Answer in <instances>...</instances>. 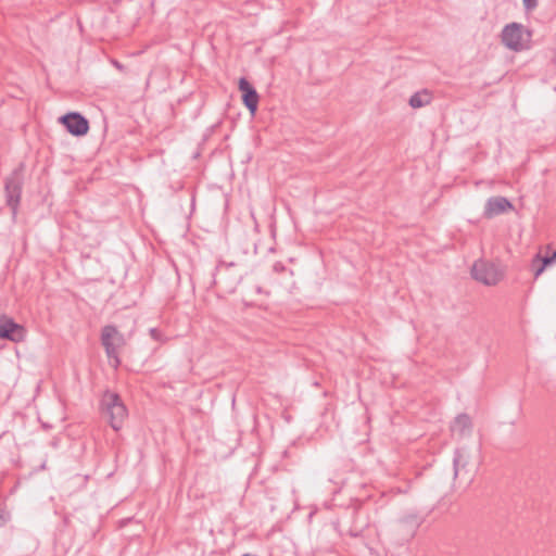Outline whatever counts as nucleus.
<instances>
[{
	"label": "nucleus",
	"instance_id": "1",
	"mask_svg": "<svg viewBox=\"0 0 556 556\" xmlns=\"http://www.w3.org/2000/svg\"><path fill=\"white\" fill-rule=\"evenodd\" d=\"M100 410L115 431L122 429L128 412L119 394L105 391L100 401Z\"/></svg>",
	"mask_w": 556,
	"mask_h": 556
},
{
	"label": "nucleus",
	"instance_id": "2",
	"mask_svg": "<svg viewBox=\"0 0 556 556\" xmlns=\"http://www.w3.org/2000/svg\"><path fill=\"white\" fill-rule=\"evenodd\" d=\"M533 31L522 24L513 22L504 26L501 34L502 43L509 50L520 52L531 48Z\"/></svg>",
	"mask_w": 556,
	"mask_h": 556
},
{
	"label": "nucleus",
	"instance_id": "3",
	"mask_svg": "<svg viewBox=\"0 0 556 556\" xmlns=\"http://www.w3.org/2000/svg\"><path fill=\"white\" fill-rule=\"evenodd\" d=\"M211 280L206 288L217 287L219 291L231 293L236 290L240 280V275L233 263H220L216 266L215 271L211 274Z\"/></svg>",
	"mask_w": 556,
	"mask_h": 556
},
{
	"label": "nucleus",
	"instance_id": "4",
	"mask_svg": "<svg viewBox=\"0 0 556 556\" xmlns=\"http://www.w3.org/2000/svg\"><path fill=\"white\" fill-rule=\"evenodd\" d=\"M24 164L21 163L4 181L5 203L11 208L13 216L17 214L21 203L24 186Z\"/></svg>",
	"mask_w": 556,
	"mask_h": 556
},
{
	"label": "nucleus",
	"instance_id": "5",
	"mask_svg": "<svg viewBox=\"0 0 556 556\" xmlns=\"http://www.w3.org/2000/svg\"><path fill=\"white\" fill-rule=\"evenodd\" d=\"M101 344L103 345L110 364L113 368L121 365L119 349L125 344L124 336L113 325H106L101 330Z\"/></svg>",
	"mask_w": 556,
	"mask_h": 556
},
{
	"label": "nucleus",
	"instance_id": "6",
	"mask_svg": "<svg viewBox=\"0 0 556 556\" xmlns=\"http://www.w3.org/2000/svg\"><path fill=\"white\" fill-rule=\"evenodd\" d=\"M424 518L418 514H406L394 523L391 533L399 542H408L415 536Z\"/></svg>",
	"mask_w": 556,
	"mask_h": 556
},
{
	"label": "nucleus",
	"instance_id": "7",
	"mask_svg": "<svg viewBox=\"0 0 556 556\" xmlns=\"http://www.w3.org/2000/svg\"><path fill=\"white\" fill-rule=\"evenodd\" d=\"M471 276L485 286H495L503 279L504 273L496 264L480 260L473 263Z\"/></svg>",
	"mask_w": 556,
	"mask_h": 556
},
{
	"label": "nucleus",
	"instance_id": "8",
	"mask_svg": "<svg viewBox=\"0 0 556 556\" xmlns=\"http://www.w3.org/2000/svg\"><path fill=\"white\" fill-rule=\"evenodd\" d=\"M59 122L75 137L87 135L90 128L89 121L78 112L66 113L59 117Z\"/></svg>",
	"mask_w": 556,
	"mask_h": 556
},
{
	"label": "nucleus",
	"instance_id": "9",
	"mask_svg": "<svg viewBox=\"0 0 556 556\" xmlns=\"http://www.w3.org/2000/svg\"><path fill=\"white\" fill-rule=\"evenodd\" d=\"M26 338V329L13 318L2 315L0 317V339L12 342H22Z\"/></svg>",
	"mask_w": 556,
	"mask_h": 556
},
{
	"label": "nucleus",
	"instance_id": "10",
	"mask_svg": "<svg viewBox=\"0 0 556 556\" xmlns=\"http://www.w3.org/2000/svg\"><path fill=\"white\" fill-rule=\"evenodd\" d=\"M511 210H514V205L507 198L502 195L491 197L485 202L483 217L492 219Z\"/></svg>",
	"mask_w": 556,
	"mask_h": 556
},
{
	"label": "nucleus",
	"instance_id": "11",
	"mask_svg": "<svg viewBox=\"0 0 556 556\" xmlns=\"http://www.w3.org/2000/svg\"><path fill=\"white\" fill-rule=\"evenodd\" d=\"M238 88L242 93V102L251 114H254L258 105V93L252 84L245 78L241 77L238 83Z\"/></svg>",
	"mask_w": 556,
	"mask_h": 556
},
{
	"label": "nucleus",
	"instance_id": "12",
	"mask_svg": "<svg viewBox=\"0 0 556 556\" xmlns=\"http://www.w3.org/2000/svg\"><path fill=\"white\" fill-rule=\"evenodd\" d=\"M352 518V525L344 532L352 538L363 536L365 530L369 527V520L367 516H364L358 508H353L350 511Z\"/></svg>",
	"mask_w": 556,
	"mask_h": 556
},
{
	"label": "nucleus",
	"instance_id": "13",
	"mask_svg": "<svg viewBox=\"0 0 556 556\" xmlns=\"http://www.w3.org/2000/svg\"><path fill=\"white\" fill-rule=\"evenodd\" d=\"M451 430L459 437L468 435L472 430V421L468 414H459L455 417Z\"/></svg>",
	"mask_w": 556,
	"mask_h": 556
},
{
	"label": "nucleus",
	"instance_id": "14",
	"mask_svg": "<svg viewBox=\"0 0 556 556\" xmlns=\"http://www.w3.org/2000/svg\"><path fill=\"white\" fill-rule=\"evenodd\" d=\"M431 93L424 89L421 91L415 92L409 99V105L414 109L422 108L431 102Z\"/></svg>",
	"mask_w": 556,
	"mask_h": 556
},
{
	"label": "nucleus",
	"instance_id": "15",
	"mask_svg": "<svg viewBox=\"0 0 556 556\" xmlns=\"http://www.w3.org/2000/svg\"><path fill=\"white\" fill-rule=\"evenodd\" d=\"M466 465L467 462L464 457V451L456 448L453 456L454 478L458 476L460 468H464Z\"/></svg>",
	"mask_w": 556,
	"mask_h": 556
},
{
	"label": "nucleus",
	"instance_id": "16",
	"mask_svg": "<svg viewBox=\"0 0 556 556\" xmlns=\"http://www.w3.org/2000/svg\"><path fill=\"white\" fill-rule=\"evenodd\" d=\"M545 269L544 263H536V258L534 257L531 262V270L533 271L534 278H538Z\"/></svg>",
	"mask_w": 556,
	"mask_h": 556
},
{
	"label": "nucleus",
	"instance_id": "17",
	"mask_svg": "<svg viewBox=\"0 0 556 556\" xmlns=\"http://www.w3.org/2000/svg\"><path fill=\"white\" fill-rule=\"evenodd\" d=\"M535 258H536V263H540V264L544 263L545 267L553 263V257H548V256L542 257L540 254H536Z\"/></svg>",
	"mask_w": 556,
	"mask_h": 556
},
{
	"label": "nucleus",
	"instance_id": "18",
	"mask_svg": "<svg viewBox=\"0 0 556 556\" xmlns=\"http://www.w3.org/2000/svg\"><path fill=\"white\" fill-rule=\"evenodd\" d=\"M150 336L155 340V341H161L162 339V332L156 329V328H151L150 329Z\"/></svg>",
	"mask_w": 556,
	"mask_h": 556
},
{
	"label": "nucleus",
	"instance_id": "19",
	"mask_svg": "<svg viewBox=\"0 0 556 556\" xmlns=\"http://www.w3.org/2000/svg\"><path fill=\"white\" fill-rule=\"evenodd\" d=\"M523 5L527 10H532L536 7V0H523Z\"/></svg>",
	"mask_w": 556,
	"mask_h": 556
},
{
	"label": "nucleus",
	"instance_id": "20",
	"mask_svg": "<svg viewBox=\"0 0 556 556\" xmlns=\"http://www.w3.org/2000/svg\"><path fill=\"white\" fill-rule=\"evenodd\" d=\"M273 268H274V270H275L276 273H282V271H285V270H286L285 265H283L282 263H280V262H277V263L274 265V267H273Z\"/></svg>",
	"mask_w": 556,
	"mask_h": 556
},
{
	"label": "nucleus",
	"instance_id": "21",
	"mask_svg": "<svg viewBox=\"0 0 556 556\" xmlns=\"http://www.w3.org/2000/svg\"><path fill=\"white\" fill-rule=\"evenodd\" d=\"M7 523V516L3 510H0V527L4 526Z\"/></svg>",
	"mask_w": 556,
	"mask_h": 556
},
{
	"label": "nucleus",
	"instance_id": "22",
	"mask_svg": "<svg viewBox=\"0 0 556 556\" xmlns=\"http://www.w3.org/2000/svg\"><path fill=\"white\" fill-rule=\"evenodd\" d=\"M112 64H113L116 68H118L119 71H122V70L124 68V65H123V64H121V63H119L118 61H116V60H113V61H112Z\"/></svg>",
	"mask_w": 556,
	"mask_h": 556
},
{
	"label": "nucleus",
	"instance_id": "23",
	"mask_svg": "<svg viewBox=\"0 0 556 556\" xmlns=\"http://www.w3.org/2000/svg\"><path fill=\"white\" fill-rule=\"evenodd\" d=\"M549 257H553V262H554L556 260V251Z\"/></svg>",
	"mask_w": 556,
	"mask_h": 556
},
{
	"label": "nucleus",
	"instance_id": "24",
	"mask_svg": "<svg viewBox=\"0 0 556 556\" xmlns=\"http://www.w3.org/2000/svg\"><path fill=\"white\" fill-rule=\"evenodd\" d=\"M336 529L339 530L340 522H336Z\"/></svg>",
	"mask_w": 556,
	"mask_h": 556
}]
</instances>
